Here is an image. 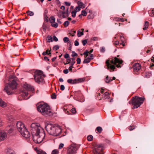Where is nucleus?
<instances>
[{
  "label": "nucleus",
  "instance_id": "f257e3e1",
  "mask_svg": "<svg viewBox=\"0 0 154 154\" xmlns=\"http://www.w3.org/2000/svg\"><path fill=\"white\" fill-rule=\"evenodd\" d=\"M16 77L14 75L10 76L8 83L6 84L4 91L9 95L13 93V90L16 88L17 84L16 82Z\"/></svg>",
  "mask_w": 154,
  "mask_h": 154
},
{
  "label": "nucleus",
  "instance_id": "f03ea898",
  "mask_svg": "<svg viewBox=\"0 0 154 154\" xmlns=\"http://www.w3.org/2000/svg\"><path fill=\"white\" fill-rule=\"evenodd\" d=\"M45 128L49 134L54 136L59 135L62 131L60 126L56 125L48 124L45 125Z\"/></svg>",
  "mask_w": 154,
  "mask_h": 154
},
{
  "label": "nucleus",
  "instance_id": "7ed1b4c3",
  "mask_svg": "<svg viewBox=\"0 0 154 154\" xmlns=\"http://www.w3.org/2000/svg\"><path fill=\"white\" fill-rule=\"evenodd\" d=\"M110 62L111 64L116 65V66L119 68L121 67L119 64H121L123 61L122 60H120L116 57L112 59L110 61L109 60H106V63L107 66V68L108 69L110 70V71H111V70L114 71L115 68V67L114 65L110 64Z\"/></svg>",
  "mask_w": 154,
  "mask_h": 154
},
{
  "label": "nucleus",
  "instance_id": "20e7f679",
  "mask_svg": "<svg viewBox=\"0 0 154 154\" xmlns=\"http://www.w3.org/2000/svg\"><path fill=\"white\" fill-rule=\"evenodd\" d=\"M37 107L38 111L43 115L45 116H51L52 115V112L49 106L46 103L39 104Z\"/></svg>",
  "mask_w": 154,
  "mask_h": 154
},
{
  "label": "nucleus",
  "instance_id": "39448f33",
  "mask_svg": "<svg viewBox=\"0 0 154 154\" xmlns=\"http://www.w3.org/2000/svg\"><path fill=\"white\" fill-rule=\"evenodd\" d=\"M16 126L18 131L22 136L26 138L29 137L30 134L22 122L20 121L17 122L16 124Z\"/></svg>",
  "mask_w": 154,
  "mask_h": 154
},
{
  "label": "nucleus",
  "instance_id": "423d86ee",
  "mask_svg": "<svg viewBox=\"0 0 154 154\" xmlns=\"http://www.w3.org/2000/svg\"><path fill=\"white\" fill-rule=\"evenodd\" d=\"M132 103L133 105V109L137 108L140 106L144 100L143 97H139L135 96L133 97L132 99Z\"/></svg>",
  "mask_w": 154,
  "mask_h": 154
},
{
  "label": "nucleus",
  "instance_id": "0eeeda50",
  "mask_svg": "<svg viewBox=\"0 0 154 154\" xmlns=\"http://www.w3.org/2000/svg\"><path fill=\"white\" fill-rule=\"evenodd\" d=\"M34 78L36 82L40 84L44 82L45 75L43 72L40 70L36 71L34 72Z\"/></svg>",
  "mask_w": 154,
  "mask_h": 154
},
{
  "label": "nucleus",
  "instance_id": "6e6552de",
  "mask_svg": "<svg viewBox=\"0 0 154 154\" xmlns=\"http://www.w3.org/2000/svg\"><path fill=\"white\" fill-rule=\"evenodd\" d=\"M45 136L44 130H42L39 133H35V135L33 136V139L35 143H40L43 141Z\"/></svg>",
  "mask_w": 154,
  "mask_h": 154
},
{
  "label": "nucleus",
  "instance_id": "1a4fd4ad",
  "mask_svg": "<svg viewBox=\"0 0 154 154\" xmlns=\"http://www.w3.org/2000/svg\"><path fill=\"white\" fill-rule=\"evenodd\" d=\"M24 89L23 91L21 93V95L23 99H26V98L28 94V91L30 90H32L33 88L29 85L26 84L24 85Z\"/></svg>",
  "mask_w": 154,
  "mask_h": 154
},
{
  "label": "nucleus",
  "instance_id": "9d476101",
  "mask_svg": "<svg viewBox=\"0 0 154 154\" xmlns=\"http://www.w3.org/2000/svg\"><path fill=\"white\" fill-rule=\"evenodd\" d=\"M78 148V146L76 144H71L68 147L67 154H75Z\"/></svg>",
  "mask_w": 154,
  "mask_h": 154
},
{
  "label": "nucleus",
  "instance_id": "9b49d317",
  "mask_svg": "<svg viewBox=\"0 0 154 154\" xmlns=\"http://www.w3.org/2000/svg\"><path fill=\"white\" fill-rule=\"evenodd\" d=\"M31 130L32 131H35L36 133H39L44 130L41 127L39 126V125L38 123H33L31 125Z\"/></svg>",
  "mask_w": 154,
  "mask_h": 154
},
{
  "label": "nucleus",
  "instance_id": "f8f14e48",
  "mask_svg": "<svg viewBox=\"0 0 154 154\" xmlns=\"http://www.w3.org/2000/svg\"><path fill=\"white\" fill-rule=\"evenodd\" d=\"M103 147L101 144H98L95 146L94 149L93 150L94 154H103L102 152Z\"/></svg>",
  "mask_w": 154,
  "mask_h": 154
},
{
  "label": "nucleus",
  "instance_id": "ddd939ff",
  "mask_svg": "<svg viewBox=\"0 0 154 154\" xmlns=\"http://www.w3.org/2000/svg\"><path fill=\"white\" fill-rule=\"evenodd\" d=\"M85 80V77L79 78L78 79H75L72 80L71 79H69L67 80V82L71 84H74L80 83L83 82Z\"/></svg>",
  "mask_w": 154,
  "mask_h": 154
},
{
  "label": "nucleus",
  "instance_id": "4468645a",
  "mask_svg": "<svg viewBox=\"0 0 154 154\" xmlns=\"http://www.w3.org/2000/svg\"><path fill=\"white\" fill-rule=\"evenodd\" d=\"M74 97L77 100L80 102L84 101V100L81 101V99L83 97V95L80 91H75L73 92Z\"/></svg>",
  "mask_w": 154,
  "mask_h": 154
},
{
  "label": "nucleus",
  "instance_id": "2eb2a0df",
  "mask_svg": "<svg viewBox=\"0 0 154 154\" xmlns=\"http://www.w3.org/2000/svg\"><path fill=\"white\" fill-rule=\"evenodd\" d=\"M134 72H137L139 71L141 68V66L139 63H135L133 66Z\"/></svg>",
  "mask_w": 154,
  "mask_h": 154
},
{
  "label": "nucleus",
  "instance_id": "dca6fc26",
  "mask_svg": "<svg viewBox=\"0 0 154 154\" xmlns=\"http://www.w3.org/2000/svg\"><path fill=\"white\" fill-rule=\"evenodd\" d=\"M7 135L6 133L4 131H1L0 133V140H4L6 137Z\"/></svg>",
  "mask_w": 154,
  "mask_h": 154
},
{
  "label": "nucleus",
  "instance_id": "f3484780",
  "mask_svg": "<svg viewBox=\"0 0 154 154\" xmlns=\"http://www.w3.org/2000/svg\"><path fill=\"white\" fill-rule=\"evenodd\" d=\"M81 30L82 31H81L80 30H78L77 31V36L78 37H80L84 34L83 32L84 29H81Z\"/></svg>",
  "mask_w": 154,
  "mask_h": 154
},
{
  "label": "nucleus",
  "instance_id": "a211bd4d",
  "mask_svg": "<svg viewBox=\"0 0 154 154\" xmlns=\"http://www.w3.org/2000/svg\"><path fill=\"white\" fill-rule=\"evenodd\" d=\"M67 61L71 66H73L75 63V61H72L70 58L67 59Z\"/></svg>",
  "mask_w": 154,
  "mask_h": 154
},
{
  "label": "nucleus",
  "instance_id": "6ab92c4d",
  "mask_svg": "<svg viewBox=\"0 0 154 154\" xmlns=\"http://www.w3.org/2000/svg\"><path fill=\"white\" fill-rule=\"evenodd\" d=\"M112 80V79L111 78L109 77L108 75L106 76L105 79V82L106 83H109Z\"/></svg>",
  "mask_w": 154,
  "mask_h": 154
},
{
  "label": "nucleus",
  "instance_id": "aec40b11",
  "mask_svg": "<svg viewBox=\"0 0 154 154\" xmlns=\"http://www.w3.org/2000/svg\"><path fill=\"white\" fill-rule=\"evenodd\" d=\"M91 60L89 57H85L83 63H89Z\"/></svg>",
  "mask_w": 154,
  "mask_h": 154
},
{
  "label": "nucleus",
  "instance_id": "412c9836",
  "mask_svg": "<svg viewBox=\"0 0 154 154\" xmlns=\"http://www.w3.org/2000/svg\"><path fill=\"white\" fill-rule=\"evenodd\" d=\"M103 97L105 99L109 98L110 97V95L109 93L105 92L103 95Z\"/></svg>",
  "mask_w": 154,
  "mask_h": 154
},
{
  "label": "nucleus",
  "instance_id": "4be33fe9",
  "mask_svg": "<svg viewBox=\"0 0 154 154\" xmlns=\"http://www.w3.org/2000/svg\"><path fill=\"white\" fill-rule=\"evenodd\" d=\"M78 6L81 8H84L85 7V6L84 4L80 1L78 2Z\"/></svg>",
  "mask_w": 154,
  "mask_h": 154
},
{
  "label": "nucleus",
  "instance_id": "5701e85b",
  "mask_svg": "<svg viewBox=\"0 0 154 154\" xmlns=\"http://www.w3.org/2000/svg\"><path fill=\"white\" fill-rule=\"evenodd\" d=\"M6 106V103L0 98V106L5 107Z\"/></svg>",
  "mask_w": 154,
  "mask_h": 154
},
{
  "label": "nucleus",
  "instance_id": "b1692460",
  "mask_svg": "<svg viewBox=\"0 0 154 154\" xmlns=\"http://www.w3.org/2000/svg\"><path fill=\"white\" fill-rule=\"evenodd\" d=\"M149 23L148 21H146L143 27V29L145 30L148 28L149 26Z\"/></svg>",
  "mask_w": 154,
  "mask_h": 154
},
{
  "label": "nucleus",
  "instance_id": "393cba45",
  "mask_svg": "<svg viewBox=\"0 0 154 154\" xmlns=\"http://www.w3.org/2000/svg\"><path fill=\"white\" fill-rule=\"evenodd\" d=\"M26 14H27L28 16H32L34 15V13L32 11H27L26 12Z\"/></svg>",
  "mask_w": 154,
  "mask_h": 154
},
{
  "label": "nucleus",
  "instance_id": "a878e982",
  "mask_svg": "<svg viewBox=\"0 0 154 154\" xmlns=\"http://www.w3.org/2000/svg\"><path fill=\"white\" fill-rule=\"evenodd\" d=\"M50 22L51 23H55V19L53 16H51L49 19Z\"/></svg>",
  "mask_w": 154,
  "mask_h": 154
},
{
  "label": "nucleus",
  "instance_id": "bb28decb",
  "mask_svg": "<svg viewBox=\"0 0 154 154\" xmlns=\"http://www.w3.org/2000/svg\"><path fill=\"white\" fill-rule=\"evenodd\" d=\"M36 152L38 154H47L45 152L41 149L38 150Z\"/></svg>",
  "mask_w": 154,
  "mask_h": 154
},
{
  "label": "nucleus",
  "instance_id": "cd10ccee",
  "mask_svg": "<svg viewBox=\"0 0 154 154\" xmlns=\"http://www.w3.org/2000/svg\"><path fill=\"white\" fill-rule=\"evenodd\" d=\"M120 39H121V41L122 42V43H120V44L122 45L123 46H125V43L124 41V37L121 36H120Z\"/></svg>",
  "mask_w": 154,
  "mask_h": 154
},
{
  "label": "nucleus",
  "instance_id": "c85d7f7f",
  "mask_svg": "<svg viewBox=\"0 0 154 154\" xmlns=\"http://www.w3.org/2000/svg\"><path fill=\"white\" fill-rule=\"evenodd\" d=\"M96 130H97L99 133H100L102 131V128L101 127L98 126L96 128Z\"/></svg>",
  "mask_w": 154,
  "mask_h": 154
},
{
  "label": "nucleus",
  "instance_id": "c756f323",
  "mask_svg": "<svg viewBox=\"0 0 154 154\" xmlns=\"http://www.w3.org/2000/svg\"><path fill=\"white\" fill-rule=\"evenodd\" d=\"M7 154H15V153L13 151L10 149H9L8 150Z\"/></svg>",
  "mask_w": 154,
  "mask_h": 154
},
{
  "label": "nucleus",
  "instance_id": "7c9ffc66",
  "mask_svg": "<svg viewBox=\"0 0 154 154\" xmlns=\"http://www.w3.org/2000/svg\"><path fill=\"white\" fill-rule=\"evenodd\" d=\"M149 12L150 16L152 17L154 16V9L150 10Z\"/></svg>",
  "mask_w": 154,
  "mask_h": 154
},
{
  "label": "nucleus",
  "instance_id": "2f4dec72",
  "mask_svg": "<svg viewBox=\"0 0 154 154\" xmlns=\"http://www.w3.org/2000/svg\"><path fill=\"white\" fill-rule=\"evenodd\" d=\"M87 140L88 141H91L93 138V137L92 135H90L87 137Z\"/></svg>",
  "mask_w": 154,
  "mask_h": 154
},
{
  "label": "nucleus",
  "instance_id": "473e14b6",
  "mask_svg": "<svg viewBox=\"0 0 154 154\" xmlns=\"http://www.w3.org/2000/svg\"><path fill=\"white\" fill-rule=\"evenodd\" d=\"M89 52L88 50H86L83 53V55L85 56V57H87L88 56Z\"/></svg>",
  "mask_w": 154,
  "mask_h": 154
},
{
  "label": "nucleus",
  "instance_id": "72a5a7b5",
  "mask_svg": "<svg viewBox=\"0 0 154 154\" xmlns=\"http://www.w3.org/2000/svg\"><path fill=\"white\" fill-rule=\"evenodd\" d=\"M71 14H72V17H75L76 16V11H73L72 12Z\"/></svg>",
  "mask_w": 154,
  "mask_h": 154
},
{
  "label": "nucleus",
  "instance_id": "f704fd0d",
  "mask_svg": "<svg viewBox=\"0 0 154 154\" xmlns=\"http://www.w3.org/2000/svg\"><path fill=\"white\" fill-rule=\"evenodd\" d=\"M58 151L57 149H54L51 152V154H58Z\"/></svg>",
  "mask_w": 154,
  "mask_h": 154
},
{
  "label": "nucleus",
  "instance_id": "c9c22d12",
  "mask_svg": "<svg viewBox=\"0 0 154 154\" xmlns=\"http://www.w3.org/2000/svg\"><path fill=\"white\" fill-rule=\"evenodd\" d=\"M69 24V22L68 21H66L64 22L63 24L65 27H66L68 26Z\"/></svg>",
  "mask_w": 154,
  "mask_h": 154
},
{
  "label": "nucleus",
  "instance_id": "e433bc0d",
  "mask_svg": "<svg viewBox=\"0 0 154 154\" xmlns=\"http://www.w3.org/2000/svg\"><path fill=\"white\" fill-rule=\"evenodd\" d=\"M53 41L52 38L51 36H48V37L47 42H52Z\"/></svg>",
  "mask_w": 154,
  "mask_h": 154
},
{
  "label": "nucleus",
  "instance_id": "4c0bfd02",
  "mask_svg": "<svg viewBox=\"0 0 154 154\" xmlns=\"http://www.w3.org/2000/svg\"><path fill=\"white\" fill-rule=\"evenodd\" d=\"M51 25L52 26L56 28H57L58 26L57 23H54V24H51Z\"/></svg>",
  "mask_w": 154,
  "mask_h": 154
},
{
  "label": "nucleus",
  "instance_id": "58836bf2",
  "mask_svg": "<svg viewBox=\"0 0 154 154\" xmlns=\"http://www.w3.org/2000/svg\"><path fill=\"white\" fill-rule=\"evenodd\" d=\"M63 40L64 42L66 43L69 41V39L67 37H65L63 38Z\"/></svg>",
  "mask_w": 154,
  "mask_h": 154
},
{
  "label": "nucleus",
  "instance_id": "ea45409f",
  "mask_svg": "<svg viewBox=\"0 0 154 154\" xmlns=\"http://www.w3.org/2000/svg\"><path fill=\"white\" fill-rule=\"evenodd\" d=\"M78 56V54L75 53V51H72V54L71 55V56L74 57L75 56L77 57Z\"/></svg>",
  "mask_w": 154,
  "mask_h": 154
},
{
  "label": "nucleus",
  "instance_id": "a19ab883",
  "mask_svg": "<svg viewBox=\"0 0 154 154\" xmlns=\"http://www.w3.org/2000/svg\"><path fill=\"white\" fill-rule=\"evenodd\" d=\"M87 12L85 11H82L81 12V14L83 16H86L87 15Z\"/></svg>",
  "mask_w": 154,
  "mask_h": 154
},
{
  "label": "nucleus",
  "instance_id": "79ce46f5",
  "mask_svg": "<svg viewBox=\"0 0 154 154\" xmlns=\"http://www.w3.org/2000/svg\"><path fill=\"white\" fill-rule=\"evenodd\" d=\"M52 39L53 41H54L55 42H57L58 41V39L55 35H54L53 36Z\"/></svg>",
  "mask_w": 154,
  "mask_h": 154
},
{
  "label": "nucleus",
  "instance_id": "37998d69",
  "mask_svg": "<svg viewBox=\"0 0 154 154\" xmlns=\"http://www.w3.org/2000/svg\"><path fill=\"white\" fill-rule=\"evenodd\" d=\"M59 48V46L57 45H55L53 48V49L55 51L57 50Z\"/></svg>",
  "mask_w": 154,
  "mask_h": 154
},
{
  "label": "nucleus",
  "instance_id": "c03bdc74",
  "mask_svg": "<svg viewBox=\"0 0 154 154\" xmlns=\"http://www.w3.org/2000/svg\"><path fill=\"white\" fill-rule=\"evenodd\" d=\"M76 32V31H72L70 33V34L72 35V36H73L75 35V33Z\"/></svg>",
  "mask_w": 154,
  "mask_h": 154
},
{
  "label": "nucleus",
  "instance_id": "a18cd8bd",
  "mask_svg": "<svg viewBox=\"0 0 154 154\" xmlns=\"http://www.w3.org/2000/svg\"><path fill=\"white\" fill-rule=\"evenodd\" d=\"M135 128V126H130L129 128V129L130 131H132Z\"/></svg>",
  "mask_w": 154,
  "mask_h": 154
},
{
  "label": "nucleus",
  "instance_id": "49530a36",
  "mask_svg": "<svg viewBox=\"0 0 154 154\" xmlns=\"http://www.w3.org/2000/svg\"><path fill=\"white\" fill-rule=\"evenodd\" d=\"M71 112H72V113L74 114L76 112L75 109L74 108H73L71 109Z\"/></svg>",
  "mask_w": 154,
  "mask_h": 154
},
{
  "label": "nucleus",
  "instance_id": "de8ad7c7",
  "mask_svg": "<svg viewBox=\"0 0 154 154\" xmlns=\"http://www.w3.org/2000/svg\"><path fill=\"white\" fill-rule=\"evenodd\" d=\"M77 63V64H80L81 63V59L79 58H78L76 60Z\"/></svg>",
  "mask_w": 154,
  "mask_h": 154
},
{
  "label": "nucleus",
  "instance_id": "09e8293b",
  "mask_svg": "<svg viewBox=\"0 0 154 154\" xmlns=\"http://www.w3.org/2000/svg\"><path fill=\"white\" fill-rule=\"evenodd\" d=\"M63 111L66 114H70V112H69L65 108L63 109Z\"/></svg>",
  "mask_w": 154,
  "mask_h": 154
},
{
  "label": "nucleus",
  "instance_id": "8fccbe9b",
  "mask_svg": "<svg viewBox=\"0 0 154 154\" xmlns=\"http://www.w3.org/2000/svg\"><path fill=\"white\" fill-rule=\"evenodd\" d=\"M87 40H83L82 41L83 45L84 46L85 45L87 44Z\"/></svg>",
  "mask_w": 154,
  "mask_h": 154
},
{
  "label": "nucleus",
  "instance_id": "3c124183",
  "mask_svg": "<svg viewBox=\"0 0 154 154\" xmlns=\"http://www.w3.org/2000/svg\"><path fill=\"white\" fill-rule=\"evenodd\" d=\"M80 8V7H79H79H76L75 9V11H76V12L77 11H79L80 10V8Z\"/></svg>",
  "mask_w": 154,
  "mask_h": 154
},
{
  "label": "nucleus",
  "instance_id": "603ef678",
  "mask_svg": "<svg viewBox=\"0 0 154 154\" xmlns=\"http://www.w3.org/2000/svg\"><path fill=\"white\" fill-rule=\"evenodd\" d=\"M51 98L52 99H55L56 98V95L54 93H53L51 96Z\"/></svg>",
  "mask_w": 154,
  "mask_h": 154
},
{
  "label": "nucleus",
  "instance_id": "864d4df0",
  "mask_svg": "<svg viewBox=\"0 0 154 154\" xmlns=\"http://www.w3.org/2000/svg\"><path fill=\"white\" fill-rule=\"evenodd\" d=\"M100 51L101 52L103 53L105 51V48L103 47L101 48L100 49Z\"/></svg>",
  "mask_w": 154,
  "mask_h": 154
},
{
  "label": "nucleus",
  "instance_id": "5fc2aeb1",
  "mask_svg": "<svg viewBox=\"0 0 154 154\" xmlns=\"http://www.w3.org/2000/svg\"><path fill=\"white\" fill-rule=\"evenodd\" d=\"M62 12L61 11L60 12L59 11L58 13H57V16H58V17L60 18H61V16L62 15Z\"/></svg>",
  "mask_w": 154,
  "mask_h": 154
},
{
  "label": "nucleus",
  "instance_id": "6e6d98bb",
  "mask_svg": "<svg viewBox=\"0 0 154 154\" xmlns=\"http://www.w3.org/2000/svg\"><path fill=\"white\" fill-rule=\"evenodd\" d=\"M94 17L93 15H90L88 16V19H93Z\"/></svg>",
  "mask_w": 154,
  "mask_h": 154
},
{
  "label": "nucleus",
  "instance_id": "4d7b16f0",
  "mask_svg": "<svg viewBox=\"0 0 154 154\" xmlns=\"http://www.w3.org/2000/svg\"><path fill=\"white\" fill-rule=\"evenodd\" d=\"M66 14V12L64 11L62 12V15L63 18H65L66 17V16L65 15V14Z\"/></svg>",
  "mask_w": 154,
  "mask_h": 154
},
{
  "label": "nucleus",
  "instance_id": "13d9d810",
  "mask_svg": "<svg viewBox=\"0 0 154 154\" xmlns=\"http://www.w3.org/2000/svg\"><path fill=\"white\" fill-rule=\"evenodd\" d=\"M64 146V144L63 143H60L59 145V149H61L62 148H63Z\"/></svg>",
  "mask_w": 154,
  "mask_h": 154
},
{
  "label": "nucleus",
  "instance_id": "bf43d9fd",
  "mask_svg": "<svg viewBox=\"0 0 154 154\" xmlns=\"http://www.w3.org/2000/svg\"><path fill=\"white\" fill-rule=\"evenodd\" d=\"M115 20L118 21H122V19H121L119 18H116L115 19Z\"/></svg>",
  "mask_w": 154,
  "mask_h": 154
},
{
  "label": "nucleus",
  "instance_id": "052dcab7",
  "mask_svg": "<svg viewBox=\"0 0 154 154\" xmlns=\"http://www.w3.org/2000/svg\"><path fill=\"white\" fill-rule=\"evenodd\" d=\"M64 3L66 5L68 6H70L71 5L70 3L69 2H65Z\"/></svg>",
  "mask_w": 154,
  "mask_h": 154
},
{
  "label": "nucleus",
  "instance_id": "680f3d73",
  "mask_svg": "<svg viewBox=\"0 0 154 154\" xmlns=\"http://www.w3.org/2000/svg\"><path fill=\"white\" fill-rule=\"evenodd\" d=\"M74 45L75 46H77L79 45V42L77 41V40H76L74 42Z\"/></svg>",
  "mask_w": 154,
  "mask_h": 154
},
{
  "label": "nucleus",
  "instance_id": "e2e57ef3",
  "mask_svg": "<svg viewBox=\"0 0 154 154\" xmlns=\"http://www.w3.org/2000/svg\"><path fill=\"white\" fill-rule=\"evenodd\" d=\"M60 89L62 91L64 90L65 89V87H64V85H61L60 86Z\"/></svg>",
  "mask_w": 154,
  "mask_h": 154
},
{
  "label": "nucleus",
  "instance_id": "0e129e2a",
  "mask_svg": "<svg viewBox=\"0 0 154 154\" xmlns=\"http://www.w3.org/2000/svg\"><path fill=\"white\" fill-rule=\"evenodd\" d=\"M64 57L67 60V59H68L67 58H68L69 57V55L68 54H66L64 55Z\"/></svg>",
  "mask_w": 154,
  "mask_h": 154
},
{
  "label": "nucleus",
  "instance_id": "69168bd1",
  "mask_svg": "<svg viewBox=\"0 0 154 154\" xmlns=\"http://www.w3.org/2000/svg\"><path fill=\"white\" fill-rule=\"evenodd\" d=\"M47 55H49L51 54L50 51H49L48 49L45 52Z\"/></svg>",
  "mask_w": 154,
  "mask_h": 154
},
{
  "label": "nucleus",
  "instance_id": "338daca9",
  "mask_svg": "<svg viewBox=\"0 0 154 154\" xmlns=\"http://www.w3.org/2000/svg\"><path fill=\"white\" fill-rule=\"evenodd\" d=\"M151 76V74L150 73L149 74H146L145 75V77L146 78H149Z\"/></svg>",
  "mask_w": 154,
  "mask_h": 154
},
{
  "label": "nucleus",
  "instance_id": "774afa93",
  "mask_svg": "<svg viewBox=\"0 0 154 154\" xmlns=\"http://www.w3.org/2000/svg\"><path fill=\"white\" fill-rule=\"evenodd\" d=\"M63 73L65 74H67L69 72V70L68 69H66L63 70Z\"/></svg>",
  "mask_w": 154,
  "mask_h": 154
}]
</instances>
